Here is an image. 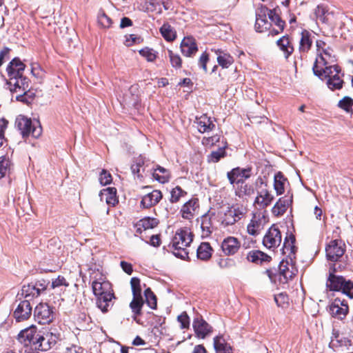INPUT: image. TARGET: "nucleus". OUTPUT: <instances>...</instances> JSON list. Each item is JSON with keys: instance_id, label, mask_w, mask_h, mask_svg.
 I'll return each mask as SVG.
<instances>
[{"instance_id": "7", "label": "nucleus", "mask_w": 353, "mask_h": 353, "mask_svg": "<svg viewBox=\"0 0 353 353\" xmlns=\"http://www.w3.org/2000/svg\"><path fill=\"white\" fill-rule=\"evenodd\" d=\"M8 84L10 90L12 92H19L17 99L22 102H28L26 96L30 90L29 80L23 75L20 77H10L8 79Z\"/></svg>"}, {"instance_id": "55", "label": "nucleus", "mask_w": 353, "mask_h": 353, "mask_svg": "<svg viewBox=\"0 0 353 353\" xmlns=\"http://www.w3.org/2000/svg\"><path fill=\"white\" fill-rule=\"evenodd\" d=\"M22 294L25 296L26 298L28 297H37L41 294L36 288L34 284L30 283L28 285H24L22 288Z\"/></svg>"}, {"instance_id": "40", "label": "nucleus", "mask_w": 353, "mask_h": 353, "mask_svg": "<svg viewBox=\"0 0 353 353\" xmlns=\"http://www.w3.org/2000/svg\"><path fill=\"white\" fill-rule=\"evenodd\" d=\"M212 251L213 250L210 243L203 242L197 248L196 255L198 259L203 261H208L211 258Z\"/></svg>"}, {"instance_id": "8", "label": "nucleus", "mask_w": 353, "mask_h": 353, "mask_svg": "<svg viewBox=\"0 0 353 353\" xmlns=\"http://www.w3.org/2000/svg\"><path fill=\"white\" fill-rule=\"evenodd\" d=\"M59 334L53 332L51 330L39 331V336L35 344V350L46 352L52 349L57 343Z\"/></svg>"}, {"instance_id": "31", "label": "nucleus", "mask_w": 353, "mask_h": 353, "mask_svg": "<svg viewBox=\"0 0 353 353\" xmlns=\"http://www.w3.org/2000/svg\"><path fill=\"white\" fill-rule=\"evenodd\" d=\"M195 123L198 131L200 133H205L212 131L215 128V124L214 123L212 118L208 117L206 114H203L200 117H196Z\"/></svg>"}, {"instance_id": "52", "label": "nucleus", "mask_w": 353, "mask_h": 353, "mask_svg": "<svg viewBox=\"0 0 353 353\" xmlns=\"http://www.w3.org/2000/svg\"><path fill=\"white\" fill-rule=\"evenodd\" d=\"M145 298V303L151 309H156L157 307V299L156 295L150 288H148L144 291Z\"/></svg>"}, {"instance_id": "20", "label": "nucleus", "mask_w": 353, "mask_h": 353, "mask_svg": "<svg viewBox=\"0 0 353 353\" xmlns=\"http://www.w3.org/2000/svg\"><path fill=\"white\" fill-rule=\"evenodd\" d=\"M297 270L294 268L292 263L288 261L283 260L279 266L278 281L279 283H287L290 279L294 278L296 274Z\"/></svg>"}, {"instance_id": "16", "label": "nucleus", "mask_w": 353, "mask_h": 353, "mask_svg": "<svg viewBox=\"0 0 353 353\" xmlns=\"http://www.w3.org/2000/svg\"><path fill=\"white\" fill-rule=\"evenodd\" d=\"M349 312L347 302L339 297L335 298L329 305V312L331 316L339 320L344 319Z\"/></svg>"}, {"instance_id": "5", "label": "nucleus", "mask_w": 353, "mask_h": 353, "mask_svg": "<svg viewBox=\"0 0 353 353\" xmlns=\"http://www.w3.org/2000/svg\"><path fill=\"white\" fill-rule=\"evenodd\" d=\"M248 212V206L240 203H234L227 208L222 216L221 223L224 226L234 225L245 217Z\"/></svg>"}, {"instance_id": "14", "label": "nucleus", "mask_w": 353, "mask_h": 353, "mask_svg": "<svg viewBox=\"0 0 353 353\" xmlns=\"http://www.w3.org/2000/svg\"><path fill=\"white\" fill-rule=\"evenodd\" d=\"M282 241V235L280 230L275 225H272L263 239V245L268 248L274 250L278 248Z\"/></svg>"}, {"instance_id": "60", "label": "nucleus", "mask_w": 353, "mask_h": 353, "mask_svg": "<svg viewBox=\"0 0 353 353\" xmlns=\"http://www.w3.org/2000/svg\"><path fill=\"white\" fill-rule=\"evenodd\" d=\"M178 321L181 324V329H188L190 327V318L186 312H182L177 317Z\"/></svg>"}, {"instance_id": "39", "label": "nucleus", "mask_w": 353, "mask_h": 353, "mask_svg": "<svg viewBox=\"0 0 353 353\" xmlns=\"http://www.w3.org/2000/svg\"><path fill=\"white\" fill-rule=\"evenodd\" d=\"M214 52L217 55V62L223 68H228L233 63V57L221 49L214 50Z\"/></svg>"}, {"instance_id": "58", "label": "nucleus", "mask_w": 353, "mask_h": 353, "mask_svg": "<svg viewBox=\"0 0 353 353\" xmlns=\"http://www.w3.org/2000/svg\"><path fill=\"white\" fill-rule=\"evenodd\" d=\"M274 301L279 307H286L289 303V298L286 293H279L274 296Z\"/></svg>"}, {"instance_id": "38", "label": "nucleus", "mask_w": 353, "mask_h": 353, "mask_svg": "<svg viewBox=\"0 0 353 353\" xmlns=\"http://www.w3.org/2000/svg\"><path fill=\"white\" fill-rule=\"evenodd\" d=\"M233 187L234 188L235 195L239 198L243 199L245 196H250L254 192L252 185L245 183V181Z\"/></svg>"}, {"instance_id": "53", "label": "nucleus", "mask_w": 353, "mask_h": 353, "mask_svg": "<svg viewBox=\"0 0 353 353\" xmlns=\"http://www.w3.org/2000/svg\"><path fill=\"white\" fill-rule=\"evenodd\" d=\"M268 17L271 22L276 27L285 28V22L281 19V17L276 13V9H268Z\"/></svg>"}, {"instance_id": "57", "label": "nucleus", "mask_w": 353, "mask_h": 353, "mask_svg": "<svg viewBox=\"0 0 353 353\" xmlns=\"http://www.w3.org/2000/svg\"><path fill=\"white\" fill-rule=\"evenodd\" d=\"M168 55L172 66L176 69H180L182 66V59L181 57L170 50H168Z\"/></svg>"}, {"instance_id": "4", "label": "nucleus", "mask_w": 353, "mask_h": 353, "mask_svg": "<svg viewBox=\"0 0 353 353\" xmlns=\"http://www.w3.org/2000/svg\"><path fill=\"white\" fill-rule=\"evenodd\" d=\"M316 58L312 70L330 65L336 61L333 48L323 39L315 41Z\"/></svg>"}, {"instance_id": "3", "label": "nucleus", "mask_w": 353, "mask_h": 353, "mask_svg": "<svg viewBox=\"0 0 353 353\" xmlns=\"http://www.w3.org/2000/svg\"><path fill=\"white\" fill-rule=\"evenodd\" d=\"M337 270L336 264L330 269L326 281V288L329 291L341 292L350 299H353V282L346 280L343 276L335 274Z\"/></svg>"}, {"instance_id": "59", "label": "nucleus", "mask_w": 353, "mask_h": 353, "mask_svg": "<svg viewBox=\"0 0 353 353\" xmlns=\"http://www.w3.org/2000/svg\"><path fill=\"white\" fill-rule=\"evenodd\" d=\"M132 295L142 296L141 281L137 277H132L130 280Z\"/></svg>"}, {"instance_id": "6", "label": "nucleus", "mask_w": 353, "mask_h": 353, "mask_svg": "<svg viewBox=\"0 0 353 353\" xmlns=\"http://www.w3.org/2000/svg\"><path fill=\"white\" fill-rule=\"evenodd\" d=\"M15 125L23 139L32 136L38 138L42 133L40 125L33 123L32 120L25 116H19L15 121Z\"/></svg>"}, {"instance_id": "2", "label": "nucleus", "mask_w": 353, "mask_h": 353, "mask_svg": "<svg viewBox=\"0 0 353 353\" xmlns=\"http://www.w3.org/2000/svg\"><path fill=\"white\" fill-rule=\"evenodd\" d=\"M313 73L321 79H327L326 84L331 90H341L344 84L341 68L339 65H327L315 69Z\"/></svg>"}, {"instance_id": "1", "label": "nucleus", "mask_w": 353, "mask_h": 353, "mask_svg": "<svg viewBox=\"0 0 353 353\" xmlns=\"http://www.w3.org/2000/svg\"><path fill=\"white\" fill-rule=\"evenodd\" d=\"M194 234L188 228H180L176 230L168 249L177 258L186 260L189 259L188 248L193 241Z\"/></svg>"}, {"instance_id": "63", "label": "nucleus", "mask_w": 353, "mask_h": 353, "mask_svg": "<svg viewBox=\"0 0 353 353\" xmlns=\"http://www.w3.org/2000/svg\"><path fill=\"white\" fill-rule=\"evenodd\" d=\"M98 21L104 28H110L112 25V19L105 13L99 16Z\"/></svg>"}, {"instance_id": "50", "label": "nucleus", "mask_w": 353, "mask_h": 353, "mask_svg": "<svg viewBox=\"0 0 353 353\" xmlns=\"http://www.w3.org/2000/svg\"><path fill=\"white\" fill-rule=\"evenodd\" d=\"M314 14L317 19L323 23H327V15L329 14L327 6L324 4L318 5L315 9Z\"/></svg>"}, {"instance_id": "62", "label": "nucleus", "mask_w": 353, "mask_h": 353, "mask_svg": "<svg viewBox=\"0 0 353 353\" xmlns=\"http://www.w3.org/2000/svg\"><path fill=\"white\" fill-rule=\"evenodd\" d=\"M209 59V54L206 51L203 52L199 59L198 64L205 73L208 72L207 63Z\"/></svg>"}, {"instance_id": "13", "label": "nucleus", "mask_w": 353, "mask_h": 353, "mask_svg": "<svg viewBox=\"0 0 353 353\" xmlns=\"http://www.w3.org/2000/svg\"><path fill=\"white\" fill-rule=\"evenodd\" d=\"M267 222V217L263 213H252V219L247 225V233L252 236H258L263 230Z\"/></svg>"}, {"instance_id": "17", "label": "nucleus", "mask_w": 353, "mask_h": 353, "mask_svg": "<svg viewBox=\"0 0 353 353\" xmlns=\"http://www.w3.org/2000/svg\"><path fill=\"white\" fill-rule=\"evenodd\" d=\"M325 251L328 260L338 261L345 254V245L341 240H332L327 245Z\"/></svg>"}, {"instance_id": "47", "label": "nucleus", "mask_w": 353, "mask_h": 353, "mask_svg": "<svg viewBox=\"0 0 353 353\" xmlns=\"http://www.w3.org/2000/svg\"><path fill=\"white\" fill-rule=\"evenodd\" d=\"M187 192L183 190L179 185H176L170 191V198L169 199L171 203H175L180 201L183 197L187 195Z\"/></svg>"}, {"instance_id": "29", "label": "nucleus", "mask_w": 353, "mask_h": 353, "mask_svg": "<svg viewBox=\"0 0 353 353\" xmlns=\"http://www.w3.org/2000/svg\"><path fill=\"white\" fill-rule=\"evenodd\" d=\"M276 44L279 47V50L283 52V57L285 59H288V58L294 52V46L292 39L288 34L281 37L276 41Z\"/></svg>"}, {"instance_id": "35", "label": "nucleus", "mask_w": 353, "mask_h": 353, "mask_svg": "<svg viewBox=\"0 0 353 353\" xmlns=\"http://www.w3.org/2000/svg\"><path fill=\"white\" fill-rule=\"evenodd\" d=\"M292 202V199H288L285 197L279 198L272 208V214L276 217L283 215Z\"/></svg>"}, {"instance_id": "28", "label": "nucleus", "mask_w": 353, "mask_h": 353, "mask_svg": "<svg viewBox=\"0 0 353 353\" xmlns=\"http://www.w3.org/2000/svg\"><path fill=\"white\" fill-rule=\"evenodd\" d=\"M114 291L105 293L96 296V304L98 308L101 310L103 313L108 312L110 309L113 306V299H115Z\"/></svg>"}, {"instance_id": "33", "label": "nucleus", "mask_w": 353, "mask_h": 353, "mask_svg": "<svg viewBox=\"0 0 353 353\" xmlns=\"http://www.w3.org/2000/svg\"><path fill=\"white\" fill-rule=\"evenodd\" d=\"M296 238L295 236L292 233H287L283 241V245L282 248L283 253L288 254V256L292 259V256H294L296 252V247L295 246Z\"/></svg>"}, {"instance_id": "15", "label": "nucleus", "mask_w": 353, "mask_h": 353, "mask_svg": "<svg viewBox=\"0 0 353 353\" xmlns=\"http://www.w3.org/2000/svg\"><path fill=\"white\" fill-rule=\"evenodd\" d=\"M252 170L251 167L245 168L236 167L227 172V178L230 183L234 186L250 179L252 176Z\"/></svg>"}, {"instance_id": "42", "label": "nucleus", "mask_w": 353, "mask_h": 353, "mask_svg": "<svg viewBox=\"0 0 353 353\" xmlns=\"http://www.w3.org/2000/svg\"><path fill=\"white\" fill-rule=\"evenodd\" d=\"M170 172L160 165H157L152 172L153 178L161 183L168 182L170 179Z\"/></svg>"}, {"instance_id": "45", "label": "nucleus", "mask_w": 353, "mask_h": 353, "mask_svg": "<svg viewBox=\"0 0 353 353\" xmlns=\"http://www.w3.org/2000/svg\"><path fill=\"white\" fill-rule=\"evenodd\" d=\"M143 304L144 300L142 296L133 295V299L130 303V307L134 314V319H135L137 316L141 315V310Z\"/></svg>"}, {"instance_id": "64", "label": "nucleus", "mask_w": 353, "mask_h": 353, "mask_svg": "<svg viewBox=\"0 0 353 353\" xmlns=\"http://www.w3.org/2000/svg\"><path fill=\"white\" fill-rule=\"evenodd\" d=\"M68 286V283L66 281V279L63 276H58L57 279L52 281L51 287L52 289H54L56 288L60 287V286Z\"/></svg>"}, {"instance_id": "37", "label": "nucleus", "mask_w": 353, "mask_h": 353, "mask_svg": "<svg viewBox=\"0 0 353 353\" xmlns=\"http://www.w3.org/2000/svg\"><path fill=\"white\" fill-rule=\"evenodd\" d=\"M201 228L202 238L209 237L214 231L212 220L208 214H205L201 216Z\"/></svg>"}, {"instance_id": "9", "label": "nucleus", "mask_w": 353, "mask_h": 353, "mask_svg": "<svg viewBox=\"0 0 353 353\" xmlns=\"http://www.w3.org/2000/svg\"><path fill=\"white\" fill-rule=\"evenodd\" d=\"M330 346L336 352L349 350L350 347L353 346V337L345 333L333 330Z\"/></svg>"}, {"instance_id": "56", "label": "nucleus", "mask_w": 353, "mask_h": 353, "mask_svg": "<svg viewBox=\"0 0 353 353\" xmlns=\"http://www.w3.org/2000/svg\"><path fill=\"white\" fill-rule=\"evenodd\" d=\"M221 135L219 134H215L210 137H204L201 140V143L207 148H211L219 143Z\"/></svg>"}, {"instance_id": "19", "label": "nucleus", "mask_w": 353, "mask_h": 353, "mask_svg": "<svg viewBox=\"0 0 353 353\" xmlns=\"http://www.w3.org/2000/svg\"><path fill=\"white\" fill-rule=\"evenodd\" d=\"M200 204L198 198H192L185 202L181 208L180 214L184 219L191 221L198 214Z\"/></svg>"}, {"instance_id": "34", "label": "nucleus", "mask_w": 353, "mask_h": 353, "mask_svg": "<svg viewBox=\"0 0 353 353\" xmlns=\"http://www.w3.org/2000/svg\"><path fill=\"white\" fill-rule=\"evenodd\" d=\"M246 259L251 263L261 264L263 262L270 261L271 256L258 250L250 251L246 256Z\"/></svg>"}, {"instance_id": "54", "label": "nucleus", "mask_w": 353, "mask_h": 353, "mask_svg": "<svg viewBox=\"0 0 353 353\" xmlns=\"http://www.w3.org/2000/svg\"><path fill=\"white\" fill-rule=\"evenodd\" d=\"M338 106L347 113H352L353 99L350 97H344L339 101Z\"/></svg>"}, {"instance_id": "27", "label": "nucleus", "mask_w": 353, "mask_h": 353, "mask_svg": "<svg viewBox=\"0 0 353 353\" xmlns=\"http://www.w3.org/2000/svg\"><path fill=\"white\" fill-rule=\"evenodd\" d=\"M163 198L161 190H154L151 192L144 195L140 203V206L144 209H148L155 206Z\"/></svg>"}, {"instance_id": "23", "label": "nucleus", "mask_w": 353, "mask_h": 353, "mask_svg": "<svg viewBox=\"0 0 353 353\" xmlns=\"http://www.w3.org/2000/svg\"><path fill=\"white\" fill-rule=\"evenodd\" d=\"M313 39L312 33L303 29L300 32V39L299 41L298 50L301 55H306L312 49Z\"/></svg>"}, {"instance_id": "30", "label": "nucleus", "mask_w": 353, "mask_h": 353, "mask_svg": "<svg viewBox=\"0 0 353 353\" xmlns=\"http://www.w3.org/2000/svg\"><path fill=\"white\" fill-rule=\"evenodd\" d=\"M160 221L158 219L150 216H145L134 224L136 232L141 234L143 231L153 229L158 226Z\"/></svg>"}, {"instance_id": "18", "label": "nucleus", "mask_w": 353, "mask_h": 353, "mask_svg": "<svg viewBox=\"0 0 353 353\" xmlns=\"http://www.w3.org/2000/svg\"><path fill=\"white\" fill-rule=\"evenodd\" d=\"M267 15H268V8L265 6L260 5L256 11L254 28L256 32H265L271 28L272 23L268 21Z\"/></svg>"}, {"instance_id": "12", "label": "nucleus", "mask_w": 353, "mask_h": 353, "mask_svg": "<svg viewBox=\"0 0 353 353\" xmlns=\"http://www.w3.org/2000/svg\"><path fill=\"white\" fill-rule=\"evenodd\" d=\"M38 336H39V332H37V327L32 325L19 332L17 335V340L24 346H30L35 350Z\"/></svg>"}, {"instance_id": "24", "label": "nucleus", "mask_w": 353, "mask_h": 353, "mask_svg": "<svg viewBox=\"0 0 353 353\" xmlns=\"http://www.w3.org/2000/svg\"><path fill=\"white\" fill-rule=\"evenodd\" d=\"M32 314V306L28 300L22 301L19 303L13 316L17 322H21L28 320Z\"/></svg>"}, {"instance_id": "11", "label": "nucleus", "mask_w": 353, "mask_h": 353, "mask_svg": "<svg viewBox=\"0 0 353 353\" xmlns=\"http://www.w3.org/2000/svg\"><path fill=\"white\" fill-rule=\"evenodd\" d=\"M274 199V196L272 194V191L265 183L264 188L257 190L253 205L258 210H265L271 205Z\"/></svg>"}, {"instance_id": "21", "label": "nucleus", "mask_w": 353, "mask_h": 353, "mask_svg": "<svg viewBox=\"0 0 353 353\" xmlns=\"http://www.w3.org/2000/svg\"><path fill=\"white\" fill-rule=\"evenodd\" d=\"M99 277H94L92 282V288L95 296L104 294L105 293L113 292L112 284L107 280L101 273H99Z\"/></svg>"}, {"instance_id": "61", "label": "nucleus", "mask_w": 353, "mask_h": 353, "mask_svg": "<svg viewBox=\"0 0 353 353\" xmlns=\"http://www.w3.org/2000/svg\"><path fill=\"white\" fill-rule=\"evenodd\" d=\"M99 180L102 185H106L112 182V175L107 170H103L100 174Z\"/></svg>"}, {"instance_id": "49", "label": "nucleus", "mask_w": 353, "mask_h": 353, "mask_svg": "<svg viewBox=\"0 0 353 353\" xmlns=\"http://www.w3.org/2000/svg\"><path fill=\"white\" fill-rule=\"evenodd\" d=\"M226 148L227 145H225L223 147L219 148L217 150L212 151L208 156V162L217 163L221 160V159L224 158L226 156Z\"/></svg>"}, {"instance_id": "48", "label": "nucleus", "mask_w": 353, "mask_h": 353, "mask_svg": "<svg viewBox=\"0 0 353 353\" xmlns=\"http://www.w3.org/2000/svg\"><path fill=\"white\" fill-rule=\"evenodd\" d=\"M139 54L148 62H154L158 57V52L149 47L139 50Z\"/></svg>"}, {"instance_id": "10", "label": "nucleus", "mask_w": 353, "mask_h": 353, "mask_svg": "<svg viewBox=\"0 0 353 353\" xmlns=\"http://www.w3.org/2000/svg\"><path fill=\"white\" fill-rule=\"evenodd\" d=\"M34 316L36 321L41 325L52 323L54 319L53 307L47 303L38 304L34 310Z\"/></svg>"}, {"instance_id": "25", "label": "nucleus", "mask_w": 353, "mask_h": 353, "mask_svg": "<svg viewBox=\"0 0 353 353\" xmlns=\"http://www.w3.org/2000/svg\"><path fill=\"white\" fill-rule=\"evenodd\" d=\"M182 54L187 57H192L198 51L196 39L191 36L185 37L180 44Z\"/></svg>"}, {"instance_id": "36", "label": "nucleus", "mask_w": 353, "mask_h": 353, "mask_svg": "<svg viewBox=\"0 0 353 353\" xmlns=\"http://www.w3.org/2000/svg\"><path fill=\"white\" fill-rule=\"evenodd\" d=\"M214 347L216 353H233L231 345L226 341L223 336L214 338Z\"/></svg>"}, {"instance_id": "46", "label": "nucleus", "mask_w": 353, "mask_h": 353, "mask_svg": "<svg viewBox=\"0 0 353 353\" xmlns=\"http://www.w3.org/2000/svg\"><path fill=\"white\" fill-rule=\"evenodd\" d=\"M162 37L167 41H172L176 39V32L168 23H165L160 28Z\"/></svg>"}, {"instance_id": "44", "label": "nucleus", "mask_w": 353, "mask_h": 353, "mask_svg": "<svg viewBox=\"0 0 353 353\" xmlns=\"http://www.w3.org/2000/svg\"><path fill=\"white\" fill-rule=\"evenodd\" d=\"M288 181L281 172H278L274 178V188L276 195H281L285 192V184Z\"/></svg>"}, {"instance_id": "32", "label": "nucleus", "mask_w": 353, "mask_h": 353, "mask_svg": "<svg viewBox=\"0 0 353 353\" xmlns=\"http://www.w3.org/2000/svg\"><path fill=\"white\" fill-rule=\"evenodd\" d=\"M25 67V64L19 58H14L6 68L8 78L23 75Z\"/></svg>"}, {"instance_id": "41", "label": "nucleus", "mask_w": 353, "mask_h": 353, "mask_svg": "<svg viewBox=\"0 0 353 353\" xmlns=\"http://www.w3.org/2000/svg\"><path fill=\"white\" fill-rule=\"evenodd\" d=\"M100 195L101 198L105 196V202L110 205L115 206L119 202L117 196V189L115 188H107L103 189L101 191Z\"/></svg>"}, {"instance_id": "26", "label": "nucleus", "mask_w": 353, "mask_h": 353, "mask_svg": "<svg viewBox=\"0 0 353 353\" xmlns=\"http://www.w3.org/2000/svg\"><path fill=\"white\" fill-rule=\"evenodd\" d=\"M196 336L199 339H205L212 332V327L202 317L195 318L192 323Z\"/></svg>"}, {"instance_id": "51", "label": "nucleus", "mask_w": 353, "mask_h": 353, "mask_svg": "<svg viewBox=\"0 0 353 353\" xmlns=\"http://www.w3.org/2000/svg\"><path fill=\"white\" fill-rule=\"evenodd\" d=\"M12 163L10 159L6 156L0 157V179L4 177L10 170Z\"/></svg>"}, {"instance_id": "22", "label": "nucleus", "mask_w": 353, "mask_h": 353, "mask_svg": "<svg viewBox=\"0 0 353 353\" xmlns=\"http://www.w3.org/2000/svg\"><path fill=\"white\" fill-rule=\"evenodd\" d=\"M241 241L234 236H228L221 243V250L225 256H233L236 254L240 248Z\"/></svg>"}, {"instance_id": "43", "label": "nucleus", "mask_w": 353, "mask_h": 353, "mask_svg": "<svg viewBox=\"0 0 353 353\" xmlns=\"http://www.w3.org/2000/svg\"><path fill=\"white\" fill-rule=\"evenodd\" d=\"M92 323L91 317L85 312H80L76 319V323L81 330L92 329Z\"/></svg>"}]
</instances>
